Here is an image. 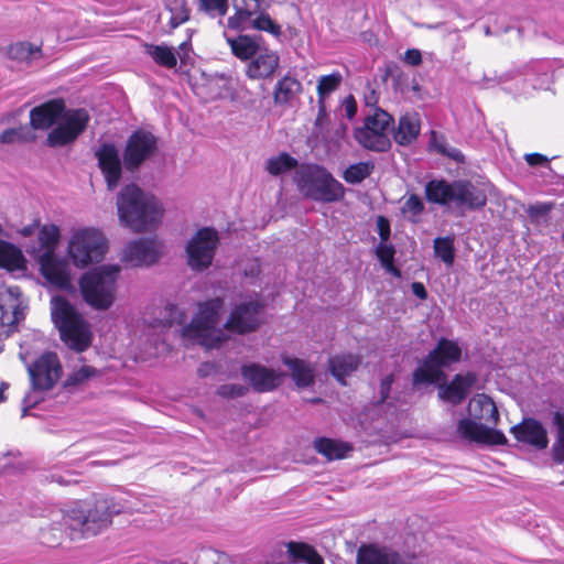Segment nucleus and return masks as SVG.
<instances>
[{"instance_id": "nucleus-52", "label": "nucleus", "mask_w": 564, "mask_h": 564, "mask_svg": "<svg viewBox=\"0 0 564 564\" xmlns=\"http://www.w3.org/2000/svg\"><path fill=\"white\" fill-rule=\"evenodd\" d=\"M474 401L480 406L482 412L489 414V421H494V423L497 422L499 413L495 402L489 397L486 394H479L477 399H474Z\"/></svg>"}, {"instance_id": "nucleus-59", "label": "nucleus", "mask_w": 564, "mask_h": 564, "mask_svg": "<svg viewBox=\"0 0 564 564\" xmlns=\"http://www.w3.org/2000/svg\"><path fill=\"white\" fill-rule=\"evenodd\" d=\"M508 74L501 75L499 78L495 77H488L484 76L482 79L478 83H476L480 88H490L498 84L505 83L508 80Z\"/></svg>"}, {"instance_id": "nucleus-56", "label": "nucleus", "mask_w": 564, "mask_h": 564, "mask_svg": "<svg viewBox=\"0 0 564 564\" xmlns=\"http://www.w3.org/2000/svg\"><path fill=\"white\" fill-rule=\"evenodd\" d=\"M166 311H169V318L164 325L172 326L173 324H182L184 322L183 314L178 312L175 305L167 306Z\"/></svg>"}, {"instance_id": "nucleus-48", "label": "nucleus", "mask_w": 564, "mask_h": 564, "mask_svg": "<svg viewBox=\"0 0 564 564\" xmlns=\"http://www.w3.org/2000/svg\"><path fill=\"white\" fill-rule=\"evenodd\" d=\"M434 252L445 264L452 265L455 259L454 238L449 236L436 238L434 240Z\"/></svg>"}, {"instance_id": "nucleus-8", "label": "nucleus", "mask_w": 564, "mask_h": 564, "mask_svg": "<svg viewBox=\"0 0 564 564\" xmlns=\"http://www.w3.org/2000/svg\"><path fill=\"white\" fill-rule=\"evenodd\" d=\"M394 123L393 117L386 110L376 107L366 116L364 126L355 130L356 141L365 149L373 152H386L391 148L388 131Z\"/></svg>"}, {"instance_id": "nucleus-16", "label": "nucleus", "mask_w": 564, "mask_h": 564, "mask_svg": "<svg viewBox=\"0 0 564 564\" xmlns=\"http://www.w3.org/2000/svg\"><path fill=\"white\" fill-rule=\"evenodd\" d=\"M272 0H232L235 13L227 20V26L235 31L248 30L251 19L268 11Z\"/></svg>"}, {"instance_id": "nucleus-29", "label": "nucleus", "mask_w": 564, "mask_h": 564, "mask_svg": "<svg viewBox=\"0 0 564 564\" xmlns=\"http://www.w3.org/2000/svg\"><path fill=\"white\" fill-rule=\"evenodd\" d=\"M286 558L290 564H324L316 549L305 542L289 541L285 544Z\"/></svg>"}, {"instance_id": "nucleus-6", "label": "nucleus", "mask_w": 564, "mask_h": 564, "mask_svg": "<svg viewBox=\"0 0 564 564\" xmlns=\"http://www.w3.org/2000/svg\"><path fill=\"white\" fill-rule=\"evenodd\" d=\"M299 191L307 198L322 203L340 200L345 188L326 169L319 165H303L295 172Z\"/></svg>"}, {"instance_id": "nucleus-36", "label": "nucleus", "mask_w": 564, "mask_h": 564, "mask_svg": "<svg viewBox=\"0 0 564 564\" xmlns=\"http://www.w3.org/2000/svg\"><path fill=\"white\" fill-rule=\"evenodd\" d=\"M302 90V84L291 76H284L275 84L273 98L279 106L291 105Z\"/></svg>"}, {"instance_id": "nucleus-37", "label": "nucleus", "mask_w": 564, "mask_h": 564, "mask_svg": "<svg viewBox=\"0 0 564 564\" xmlns=\"http://www.w3.org/2000/svg\"><path fill=\"white\" fill-rule=\"evenodd\" d=\"M227 42L232 54L241 61L252 58L260 51V45L254 36L239 35L237 37H227Z\"/></svg>"}, {"instance_id": "nucleus-44", "label": "nucleus", "mask_w": 564, "mask_h": 564, "mask_svg": "<svg viewBox=\"0 0 564 564\" xmlns=\"http://www.w3.org/2000/svg\"><path fill=\"white\" fill-rule=\"evenodd\" d=\"M249 29L267 32L274 37H279L282 34L281 25L271 19L268 11H262L251 19L250 24H248V30Z\"/></svg>"}, {"instance_id": "nucleus-23", "label": "nucleus", "mask_w": 564, "mask_h": 564, "mask_svg": "<svg viewBox=\"0 0 564 564\" xmlns=\"http://www.w3.org/2000/svg\"><path fill=\"white\" fill-rule=\"evenodd\" d=\"M476 380L477 377L473 372L457 373L449 383H441L438 386V397L453 405L460 404L469 394Z\"/></svg>"}, {"instance_id": "nucleus-57", "label": "nucleus", "mask_w": 564, "mask_h": 564, "mask_svg": "<svg viewBox=\"0 0 564 564\" xmlns=\"http://www.w3.org/2000/svg\"><path fill=\"white\" fill-rule=\"evenodd\" d=\"M524 160L530 166H536V165H545L546 166V165H549V162H550L547 156L540 154V153L525 154Z\"/></svg>"}, {"instance_id": "nucleus-38", "label": "nucleus", "mask_w": 564, "mask_h": 564, "mask_svg": "<svg viewBox=\"0 0 564 564\" xmlns=\"http://www.w3.org/2000/svg\"><path fill=\"white\" fill-rule=\"evenodd\" d=\"M8 56L17 63L30 65L42 57V51L40 46L29 42H18L9 47Z\"/></svg>"}, {"instance_id": "nucleus-4", "label": "nucleus", "mask_w": 564, "mask_h": 564, "mask_svg": "<svg viewBox=\"0 0 564 564\" xmlns=\"http://www.w3.org/2000/svg\"><path fill=\"white\" fill-rule=\"evenodd\" d=\"M30 390L22 400V416L44 400V394L58 383L63 376V366L56 352L45 351L26 365Z\"/></svg>"}, {"instance_id": "nucleus-22", "label": "nucleus", "mask_w": 564, "mask_h": 564, "mask_svg": "<svg viewBox=\"0 0 564 564\" xmlns=\"http://www.w3.org/2000/svg\"><path fill=\"white\" fill-rule=\"evenodd\" d=\"M357 564H410L399 552L378 544H362L357 551Z\"/></svg>"}, {"instance_id": "nucleus-43", "label": "nucleus", "mask_w": 564, "mask_h": 564, "mask_svg": "<svg viewBox=\"0 0 564 564\" xmlns=\"http://www.w3.org/2000/svg\"><path fill=\"white\" fill-rule=\"evenodd\" d=\"M375 164L372 162H358L349 165L343 173V178L348 184H359L373 172Z\"/></svg>"}, {"instance_id": "nucleus-58", "label": "nucleus", "mask_w": 564, "mask_h": 564, "mask_svg": "<svg viewBox=\"0 0 564 564\" xmlns=\"http://www.w3.org/2000/svg\"><path fill=\"white\" fill-rule=\"evenodd\" d=\"M404 62L411 66H419L422 63V54L416 48H409L404 53Z\"/></svg>"}, {"instance_id": "nucleus-9", "label": "nucleus", "mask_w": 564, "mask_h": 564, "mask_svg": "<svg viewBox=\"0 0 564 564\" xmlns=\"http://www.w3.org/2000/svg\"><path fill=\"white\" fill-rule=\"evenodd\" d=\"M107 250L104 235L93 228L76 231L68 246V252L75 265L85 268L90 263L100 262Z\"/></svg>"}, {"instance_id": "nucleus-62", "label": "nucleus", "mask_w": 564, "mask_h": 564, "mask_svg": "<svg viewBox=\"0 0 564 564\" xmlns=\"http://www.w3.org/2000/svg\"><path fill=\"white\" fill-rule=\"evenodd\" d=\"M378 231L381 238V242H386L390 237V225L389 221L382 216L378 217Z\"/></svg>"}, {"instance_id": "nucleus-51", "label": "nucleus", "mask_w": 564, "mask_h": 564, "mask_svg": "<svg viewBox=\"0 0 564 564\" xmlns=\"http://www.w3.org/2000/svg\"><path fill=\"white\" fill-rule=\"evenodd\" d=\"M28 130L23 127L6 129L0 134V143L12 144L15 142H25L29 140Z\"/></svg>"}, {"instance_id": "nucleus-13", "label": "nucleus", "mask_w": 564, "mask_h": 564, "mask_svg": "<svg viewBox=\"0 0 564 564\" xmlns=\"http://www.w3.org/2000/svg\"><path fill=\"white\" fill-rule=\"evenodd\" d=\"M22 292L19 286L0 290V336L13 332L15 324L24 317Z\"/></svg>"}, {"instance_id": "nucleus-26", "label": "nucleus", "mask_w": 564, "mask_h": 564, "mask_svg": "<svg viewBox=\"0 0 564 564\" xmlns=\"http://www.w3.org/2000/svg\"><path fill=\"white\" fill-rule=\"evenodd\" d=\"M421 131V118L415 111L405 112L399 118L393 129V139L401 147L411 145L416 141Z\"/></svg>"}, {"instance_id": "nucleus-19", "label": "nucleus", "mask_w": 564, "mask_h": 564, "mask_svg": "<svg viewBox=\"0 0 564 564\" xmlns=\"http://www.w3.org/2000/svg\"><path fill=\"white\" fill-rule=\"evenodd\" d=\"M66 112L63 99H52L30 111V122L35 130H47L56 124Z\"/></svg>"}, {"instance_id": "nucleus-41", "label": "nucleus", "mask_w": 564, "mask_h": 564, "mask_svg": "<svg viewBox=\"0 0 564 564\" xmlns=\"http://www.w3.org/2000/svg\"><path fill=\"white\" fill-rule=\"evenodd\" d=\"M552 423L556 429V437L552 446L553 459L556 463H564V413L556 411L553 414Z\"/></svg>"}, {"instance_id": "nucleus-39", "label": "nucleus", "mask_w": 564, "mask_h": 564, "mask_svg": "<svg viewBox=\"0 0 564 564\" xmlns=\"http://www.w3.org/2000/svg\"><path fill=\"white\" fill-rule=\"evenodd\" d=\"M343 76L339 72H334L329 75L321 76L317 84V97L319 105V112H324V102L327 96L334 93L341 84Z\"/></svg>"}, {"instance_id": "nucleus-3", "label": "nucleus", "mask_w": 564, "mask_h": 564, "mask_svg": "<svg viewBox=\"0 0 564 564\" xmlns=\"http://www.w3.org/2000/svg\"><path fill=\"white\" fill-rule=\"evenodd\" d=\"M51 316L65 346L75 351H86L94 339L90 324L76 307L63 296L51 300Z\"/></svg>"}, {"instance_id": "nucleus-53", "label": "nucleus", "mask_w": 564, "mask_h": 564, "mask_svg": "<svg viewBox=\"0 0 564 564\" xmlns=\"http://www.w3.org/2000/svg\"><path fill=\"white\" fill-rule=\"evenodd\" d=\"M247 390L248 389L245 386H242V384L226 383V384L220 386L217 389V393L220 397L228 398V399H234V398H238V397L245 395L247 393Z\"/></svg>"}, {"instance_id": "nucleus-17", "label": "nucleus", "mask_w": 564, "mask_h": 564, "mask_svg": "<svg viewBox=\"0 0 564 564\" xmlns=\"http://www.w3.org/2000/svg\"><path fill=\"white\" fill-rule=\"evenodd\" d=\"M96 158L108 188H116L122 176V162L118 149L112 143H104L96 151Z\"/></svg>"}, {"instance_id": "nucleus-5", "label": "nucleus", "mask_w": 564, "mask_h": 564, "mask_svg": "<svg viewBox=\"0 0 564 564\" xmlns=\"http://www.w3.org/2000/svg\"><path fill=\"white\" fill-rule=\"evenodd\" d=\"M223 306L224 300L221 297L202 303L192 322L183 327L182 336L185 339L197 341L208 349L220 347L226 339L224 332L217 328L219 312Z\"/></svg>"}, {"instance_id": "nucleus-28", "label": "nucleus", "mask_w": 564, "mask_h": 564, "mask_svg": "<svg viewBox=\"0 0 564 564\" xmlns=\"http://www.w3.org/2000/svg\"><path fill=\"white\" fill-rule=\"evenodd\" d=\"M424 194L429 203L451 207L453 204L454 181L445 178L430 180L425 184Z\"/></svg>"}, {"instance_id": "nucleus-54", "label": "nucleus", "mask_w": 564, "mask_h": 564, "mask_svg": "<svg viewBox=\"0 0 564 564\" xmlns=\"http://www.w3.org/2000/svg\"><path fill=\"white\" fill-rule=\"evenodd\" d=\"M395 254V249L392 245L380 242L376 248V256L378 257L380 263L393 261Z\"/></svg>"}, {"instance_id": "nucleus-12", "label": "nucleus", "mask_w": 564, "mask_h": 564, "mask_svg": "<svg viewBox=\"0 0 564 564\" xmlns=\"http://www.w3.org/2000/svg\"><path fill=\"white\" fill-rule=\"evenodd\" d=\"M89 122V115L85 109L66 111L58 124L47 134L50 147H64L74 142L85 131Z\"/></svg>"}, {"instance_id": "nucleus-63", "label": "nucleus", "mask_w": 564, "mask_h": 564, "mask_svg": "<svg viewBox=\"0 0 564 564\" xmlns=\"http://www.w3.org/2000/svg\"><path fill=\"white\" fill-rule=\"evenodd\" d=\"M440 154L446 155L457 162L464 161L463 153L456 148H447V145H440Z\"/></svg>"}, {"instance_id": "nucleus-46", "label": "nucleus", "mask_w": 564, "mask_h": 564, "mask_svg": "<svg viewBox=\"0 0 564 564\" xmlns=\"http://www.w3.org/2000/svg\"><path fill=\"white\" fill-rule=\"evenodd\" d=\"M297 161L285 152L267 161L268 172L275 176L295 169Z\"/></svg>"}, {"instance_id": "nucleus-55", "label": "nucleus", "mask_w": 564, "mask_h": 564, "mask_svg": "<svg viewBox=\"0 0 564 564\" xmlns=\"http://www.w3.org/2000/svg\"><path fill=\"white\" fill-rule=\"evenodd\" d=\"M393 381H394V376L393 375H388L384 378H382V380L380 382V399H379V403L386 402L387 399L389 398L390 392H391V388H392V384H393Z\"/></svg>"}, {"instance_id": "nucleus-11", "label": "nucleus", "mask_w": 564, "mask_h": 564, "mask_svg": "<svg viewBox=\"0 0 564 564\" xmlns=\"http://www.w3.org/2000/svg\"><path fill=\"white\" fill-rule=\"evenodd\" d=\"M156 152L158 138L148 130L137 129L128 138L123 150L124 166L134 172Z\"/></svg>"}, {"instance_id": "nucleus-61", "label": "nucleus", "mask_w": 564, "mask_h": 564, "mask_svg": "<svg viewBox=\"0 0 564 564\" xmlns=\"http://www.w3.org/2000/svg\"><path fill=\"white\" fill-rule=\"evenodd\" d=\"M551 209H552V205L546 204V203H540V204L530 206L529 214L532 217L545 216L551 212Z\"/></svg>"}, {"instance_id": "nucleus-49", "label": "nucleus", "mask_w": 564, "mask_h": 564, "mask_svg": "<svg viewBox=\"0 0 564 564\" xmlns=\"http://www.w3.org/2000/svg\"><path fill=\"white\" fill-rule=\"evenodd\" d=\"M58 239L59 228L55 225H45L39 230V241L45 249L44 252H54Z\"/></svg>"}, {"instance_id": "nucleus-31", "label": "nucleus", "mask_w": 564, "mask_h": 564, "mask_svg": "<svg viewBox=\"0 0 564 564\" xmlns=\"http://www.w3.org/2000/svg\"><path fill=\"white\" fill-rule=\"evenodd\" d=\"M430 360L433 361L443 370L452 364L460 360L462 349L458 344L447 338H441L435 348L429 352Z\"/></svg>"}, {"instance_id": "nucleus-47", "label": "nucleus", "mask_w": 564, "mask_h": 564, "mask_svg": "<svg viewBox=\"0 0 564 564\" xmlns=\"http://www.w3.org/2000/svg\"><path fill=\"white\" fill-rule=\"evenodd\" d=\"M425 209L424 202L416 194H411L409 196H404V202L401 207V213L404 217H406L410 221L416 223L419 217L423 214Z\"/></svg>"}, {"instance_id": "nucleus-35", "label": "nucleus", "mask_w": 564, "mask_h": 564, "mask_svg": "<svg viewBox=\"0 0 564 564\" xmlns=\"http://www.w3.org/2000/svg\"><path fill=\"white\" fill-rule=\"evenodd\" d=\"M0 268L10 272L24 271L25 259L21 249L8 241L0 240Z\"/></svg>"}, {"instance_id": "nucleus-27", "label": "nucleus", "mask_w": 564, "mask_h": 564, "mask_svg": "<svg viewBox=\"0 0 564 564\" xmlns=\"http://www.w3.org/2000/svg\"><path fill=\"white\" fill-rule=\"evenodd\" d=\"M279 66V56L275 52L263 50L253 56L247 66L246 74L251 79L268 78Z\"/></svg>"}, {"instance_id": "nucleus-7", "label": "nucleus", "mask_w": 564, "mask_h": 564, "mask_svg": "<svg viewBox=\"0 0 564 564\" xmlns=\"http://www.w3.org/2000/svg\"><path fill=\"white\" fill-rule=\"evenodd\" d=\"M119 272V265H100L84 273L79 288L85 302L96 310H108L115 301Z\"/></svg>"}, {"instance_id": "nucleus-20", "label": "nucleus", "mask_w": 564, "mask_h": 564, "mask_svg": "<svg viewBox=\"0 0 564 564\" xmlns=\"http://www.w3.org/2000/svg\"><path fill=\"white\" fill-rule=\"evenodd\" d=\"M40 271L47 284L66 289L69 285L67 263L54 252H43L40 257Z\"/></svg>"}, {"instance_id": "nucleus-60", "label": "nucleus", "mask_w": 564, "mask_h": 564, "mask_svg": "<svg viewBox=\"0 0 564 564\" xmlns=\"http://www.w3.org/2000/svg\"><path fill=\"white\" fill-rule=\"evenodd\" d=\"M343 109L345 111V116L348 118V119H352L356 113H357V104H356V100L355 98L349 95L348 97H346L343 101Z\"/></svg>"}, {"instance_id": "nucleus-15", "label": "nucleus", "mask_w": 564, "mask_h": 564, "mask_svg": "<svg viewBox=\"0 0 564 564\" xmlns=\"http://www.w3.org/2000/svg\"><path fill=\"white\" fill-rule=\"evenodd\" d=\"M487 204L486 191L468 180H454L453 204L462 213L479 210Z\"/></svg>"}, {"instance_id": "nucleus-24", "label": "nucleus", "mask_w": 564, "mask_h": 564, "mask_svg": "<svg viewBox=\"0 0 564 564\" xmlns=\"http://www.w3.org/2000/svg\"><path fill=\"white\" fill-rule=\"evenodd\" d=\"M511 433L519 442L538 449H544L549 444L546 430L535 419H524L511 429Z\"/></svg>"}, {"instance_id": "nucleus-33", "label": "nucleus", "mask_w": 564, "mask_h": 564, "mask_svg": "<svg viewBox=\"0 0 564 564\" xmlns=\"http://www.w3.org/2000/svg\"><path fill=\"white\" fill-rule=\"evenodd\" d=\"M359 364L360 359L356 355H337L329 358L328 368L330 373L336 378V380L340 384L345 386L346 377L350 376L354 371H356Z\"/></svg>"}, {"instance_id": "nucleus-1", "label": "nucleus", "mask_w": 564, "mask_h": 564, "mask_svg": "<svg viewBox=\"0 0 564 564\" xmlns=\"http://www.w3.org/2000/svg\"><path fill=\"white\" fill-rule=\"evenodd\" d=\"M129 509L115 498L102 497L94 503L89 501L74 502L64 513L65 525L70 530L72 538H88L98 534L111 523V518Z\"/></svg>"}, {"instance_id": "nucleus-14", "label": "nucleus", "mask_w": 564, "mask_h": 564, "mask_svg": "<svg viewBox=\"0 0 564 564\" xmlns=\"http://www.w3.org/2000/svg\"><path fill=\"white\" fill-rule=\"evenodd\" d=\"M263 304L249 301L236 305L227 319L225 327L237 334H248L256 330L262 322Z\"/></svg>"}, {"instance_id": "nucleus-40", "label": "nucleus", "mask_w": 564, "mask_h": 564, "mask_svg": "<svg viewBox=\"0 0 564 564\" xmlns=\"http://www.w3.org/2000/svg\"><path fill=\"white\" fill-rule=\"evenodd\" d=\"M165 8L171 14L169 20L171 30L176 29L189 19V9L186 0H167Z\"/></svg>"}, {"instance_id": "nucleus-32", "label": "nucleus", "mask_w": 564, "mask_h": 564, "mask_svg": "<svg viewBox=\"0 0 564 564\" xmlns=\"http://www.w3.org/2000/svg\"><path fill=\"white\" fill-rule=\"evenodd\" d=\"M283 364L290 369L292 379L296 387L307 388L315 382V368L312 364L291 357H283Z\"/></svg>"}, {"instance_id": "nucleus-2", "label": "nucleus", "mask_w": 564, "mask_h": 564, "mask_svg": "<svg viewBox=\"0 0 564 564\" xmlns=\"http://www.w3.org/2000/svg\"><path fill=\"white\" fill-rule=\"evenodd\" d=\"M117 208L120 223L134 232L155 229L163 216L159 200L135 184L126 185L120 191Z\"/></svg>"}, {"instance_id": "nucleus-42", "label": "nucleus", "mask_w": 564, "mask_h": 564, "mask_svg": "<svg viewBox=\"0 0 564 564\" xmlns=\"http://www.w3.org/2000/svg\"><path fill=\"white\" fill-rule=\"evenodd\" d=\"M148 53L153 61L161 66L173 68L177 65V57L174 48L166 44L151 45Z\"/></svg>"}, {"instance_id": "nucleus-18", "label": "nucleus", "mask_w": 564, "mask_h": 564, "mask_svg": "<svg viewBox=\"0 0 564 564\" xmlns=\"http://www.w3.org/2000/svg\"><path fill=\"white\" fill-rule=\"evenodd\" d=\"M457 431L462 437L485 445H503L507 443L505 434L498 430L485 426L470 419L458 422Z\"/></svg>"}, {"instance_id": "nucleus-30", "label": "nucleus", "mask_w": 564, "mask_h": 564, "mask_svg": "<svg viewBox=\"0 0 564 564\" xmlns=\"http://www.w3.org/2000/svg\"><path fill=\"white\" fill-rule=\"evenodd\" d=\"M446 375L444 370H442L433 359L430 360V355L427 354L414 369L412 373V384L413 387L437 384L444 381Z\"/></svg>"}, {"instance_id": "nucleus-34", "label": "nucleus", "mask_w": 564, "mask_h": 564, "mask_svg": "<svg viewBox=\"0 0 564 564\" xmlns=\"http://www.w3.org/2000/svg\"><path fill=\"white\" fill-rule=\"evenodd\" d=\"M314 448L328 460L345 458L352 451V446L349 443L328 437L316 438L314 441Z\"/></svg>"}, {"instance_id": "nucleus-25", "label": "nucleus", "mask_w": 564, "mask_h": 564, "mask_svg": "<svg viewBox=\"0 0 564 564\" xmlns=\"http://www.w3.org/2000/svg\"><path fill=\"white\" fill-rule=\"evenodd\" d=\"M123 259L133 265H150L159 259L158 245L147 238L130 241L124 248Z\"/></svg>"}, {"instance_id": "nucleus-45", "label": "nucleus", "mask_w": 564, "mask_h": 564, "mask_svg": "<svg viewBox=\"0 0 564 564\" xmlns=\"http://www.w3.org/2000/svg\"><path fill=\"white\" fill-rule=\"evenodd\" d=\"M197 10L205 13L212 19H219V23L223 22V18L228 11V0H196Z\"/></svg>"}, {"instance_id": "nucleus-50", "label": "nucleus", "mask_w": 564, "mask_h": 564, "mask_svg": "<svg viewBox=\"0 0 564 564\" xmlns=\"http://www.w3.org/2000/svg\"><path fill=\"white\" fill-rule=\"evenodd\" d=\"M97 373L96 369L90 366H82L79 369L75 370L73 373L68 376L66 379L65 386L72 387V386H78L80 383H84L91 377H94Z\"/></svg>"}, {"instance_id": "nucleus-64", "label": "nucleus", "mask_w": 564, "mask_h": 564, "mask_svg": "<svg viewBox=\"0 0 564 564\" xmlns=\"http://www.w3.org/2000/svg\"><path fill=\"white\" fill-rule=\"evenodd\" d=\"M412 293L419 297L420 300H425L427 297V291L423 283L421 282H413L411 284Z\"/></svg>"}, {"instance_id": "nucleus-10", "label": "nucleus", "mask_w": 564, "mask_h": 564, "mask_svg": "<svg viewBox=\"0 0 564 564\" xmlns=\"http://www.w3.org/2000/svg\"><path fill=\"white\" fill-rule=\"evenodd\" d=\"M218 243V232L214 228L204 227L198 229L185 248L188 265L198 272L209 268Z\"/></svg>"}, {"instance_id": "nucleus-21", "label": "nucleus", "mask_w": 564, "mask_h": 564, "mask_svg": "<svg viewBox=\"0 0 564 564\" xmlns=\"http://www.w3.org/2000/svg\"><path fill=\"white\" fill-rule=\"evenodd\" d=\"M242 377L250 382L257 392H269L281 383V375L262 365L251 364L242 366Z\"/></svg>"}]
</instances>
